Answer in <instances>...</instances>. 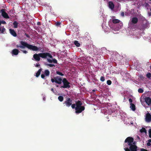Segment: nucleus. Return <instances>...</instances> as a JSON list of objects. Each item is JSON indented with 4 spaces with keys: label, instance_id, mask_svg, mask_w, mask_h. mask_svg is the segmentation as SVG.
Segmentation results:
<instances>
[{
    "label": "nucleus",
    "instance_id": "nucleus-1",
    "mask_svg": "<svg viewBox=\"0 0 151 151\" xmlns=\"http://www.w3.org/2000/svg\"><path fill=\"white\" fill-rule=\"evenodd\" d=\"M75 102V104H72V103L71 106L72 109H75V112L76 114H79L84 110L85 107L84 106H82L83 104L81 101L78 100Z\"/></svg>",
    "mask_w": 151,
    "mask_h": 151
},
{
    "label": "nucleus",
    "instance_id": "nucleus-2",
    "mask_svg": "<svg viewBox=\"0 0 151 151\" xmlns=\"http://www.w3.org/2000/svg\"><path fill=\"white\" fill-rule=\"evenodd\" d=\"M20 43L22 45H17L16 46L17 48L20 47L21 48H24L25 47H26L28 49L33 51H37L39 50V48L36 46L29 44L25 42L21 41Z\"/></svg>",
    "mask_w": 151,
    "mask_h": 151
},
{
    "label": "nucleus",
    "instance_id": "nucleus-3",
    "mask_svg": "<svg viewBox=\"0 0 151 151\" xmlns=\"http://www.w3.org/2000/svg\"><path fill=\"white\" fill-rule=\"evenodd\" d=\"M53 57L48 52H44V59H47V61L49 63L53 62L54 63H57V60L55 59H52Z\"/></svg>",
    "mask_w": 151,
    "mask_h": 151
},
{
    "label": "nucleus",
    "instance_id": "nucleus-4",
    "mask_svg": "<svg viewBox=\"0 0 151 151\" xmlns=\"http://www.w3.org/2000/svg\"><path fill=\"white\" fill-rule=\"evenodd\" d=\"M136 143L129 145V148L125 147L124 149L125 151H137V147L135 145Z\"/></svg>",
    "mask_w": 151,
    "mask_h": 151
},
{
    "label": "nucleus",
    "instance_id": "nucleus-5",
    "mask_svg": "<svg viewBox=\"0 0 151 151\" xmlns=\"http://www.w3.org/2000/svg\"><path fill=\"white\" fill-rule=\"evenodd\" d=\"M33 58L35 60L39 61L40 60V58L44 59V52L40 53L38 54L35 53L33 55Z\"/></svg>",
    "mask_w": 151,
    "mask_h": 151
},
{
    "label": "nucleus",
    "instance_id": "nucleus-6",
    "mask_svg": "<svg viewBox=\"0 0 151 151\" xmlns=\"http://www.w3.org/2000/svg\"><path fill=\"white\" fill-rule=\"evenodd\" d=\"M62 80L61 77L59 76H56L51 79V81L52 83L55 82L58 84H61Z\"/></svg>",
    "mask_w": 151,
    "mask_h": 151
},
{
    "label": "nucleus",
    "instance_id": "nucleus-7",
    "mask_svg": "<svg viewBox=\"0 0 151 151\" xmlns=\"http://www.w3.org/2000/svg\"><path fill=\"white\" fill-rule=\"evenodd\" d=\"M134 139L132 137H128L125 139L124 142L127 143L128 146L130 145L133 143H136L135 142H134Z\"/></svg>",
    "mask_w": 151,
    "mask_h": 151
},
{
    "label": "nucleus",
    "instance_id": "nucleus-8",
    "mask_svg": "<svg viewBox=\"0 0 151 151\" xmlns=\"http://www.w3.org/2000/svg\"><path fill=\"white\" fill-rule=\"evenodd\" d=\"M62 82L63 83V85L61 86V88H69L70 87V86L69 85L70 83L68 82L66 78H64Z\"/></svg>",
    "mask_w": 151,
    "mask_h": 151
},
{
    "label": "nucleus",
    "instance_id": "nucleus-9",
    "mask_svg": "<svg viewBox=\"0 0 151 151\" xmlns=\"http://www.w3.org/2000/svg\"><path fill=\"white\" fill-rule=\"evenodd\" d=\"M72 103V100L69 97L66 98V100L64 102V104L67 107H69Z\"/></svg>",
    "mask_w": 151,
    "mask_h": 151
},
{
    "label": "nucleus",
    "instance_id": "nucleus-10",
    "mask_svg": "<svg viewBox=\"0 0 151 151\" xmlns=\"http://www.w3.org/2000/svg\"><path fill=\"white\" fill-rule=\"evenodd\" d=\"M0 12L1 13V15L3 17L6 19H9V17L8 14L5 11L4 9H2L0 10Z\"/></svg>",
    "mask_w": 151,
    "mask_h": 151
},
{
    "label": "nucleus",
    "instance_id": "nucleus-11",
    "mask_svg": "<svg viewBox=\"0 0 151 151\" xmlns=\"http://www.w3.org/2000/svg\"><path fill=\"white\" fill-rule=\"evenodd\" d=\"M145 101L148 106L151 105V98L149 97H146L145 98Z\"/></svg>",
    "mask_w": 151,
    "mask_h": 151
},
{
    "label": "nucleus",
    "instance_id": "nucleus-12",
    "mask_svg": "<svg viewBox=\"0 0 151 151\" xmlns=\"http://www.w3.org/2000/svg\"><path fill=\"white\" fill-rule=\"evenodd\" d=\"M145 120L147 122H150L151 121V115L149 113L146 114Z\"/></svg>",
    "mask_w": 151,
    "mask_h": 151
},
{
    "label": "nucleus",
    "instance_id": "nucleus-13",
    "mask_svg": "<svg viewBox=\"0 0 151 151\" xmlns=\"http://www.w3.org/2000/svg\"><path fill=\"white\" fill-rule=\"evenodd\" d=\"M19 50L17 49H15L12 50V55H18L19 53Z\"/></svg>",
    "mask_w": 151,
    "mask_h": 151
},
{
    "label": "nucleus",
    "instance_id": "nucleus-14",
    "mask_svg": "<svg viewBox=\"0 0 151 151\" xmlns=\"http://www.w3.org/2000/svg\"><path fill=\"white\" fill-rule=\"evenodd\" d=\"M9 31L10 33L14 37H15L17 36V33L15 32L14 29H9Z\"/></svg>",
    "mask_w": 151,
    "mask_h": 151
},
{
    "label": "nucleus",
    "instance_id": "nucleus-15",
    "mask_svg": "<svg viewBox=\"0 0 151 151\" xmlns=\"http://www.w3.org/2000/svg\"><path fill=\"white\" fill-rule=\"evenodd\" d=\"M109 8L111 9H114V5L112 1H110L109 2Z\"/></svg>",
    "mask_w": 151,
    "mask_h": 151
},
{
    "label": "nucleus",
    "instance_id": "nucleus-16",
    "mask_svg": "<svg viewBox=\"0 0 151 151\" xmlns=\"http://www.w3.org/2000/svg\"><path fill=\"white\" fill-rule=\"evenodd\" d=\"M138 21V18L136 17H134L132 18V22L133 24H136L137 23Z\"/></svg>",
    "mask_w": 151,
    "mask_h": 151
},
{
    "label": "nucleus",
    "instance_id": "nucleus-17",
    "mask_svg": "<svg viewBox=\"0 0 151 151\" xmlns=\"http://www.w3.org/2000/svg\"><path fill=\"white\" fill-rule=\"evenodd\" d=\"M130 109H131L133 111H134L135 110V106L134 104L132 103H131L130 104Z\"/></svg>",
    "mask_w": 151,
    "mask_h": 151
},
{
    "label": "nucleus",
    "instance_id": "nucleus-18",
    "mask_svg": "<svg viewBox=\"0 0 151 151\" xmlns=\"http://www.w3.org/2000/svg\"><path fill=\"white\" fill-rule=\"evenodd\" d=\"M44 75L46 76H49L50 75V72L48 70H45L44 71Z\"/></svg>",
    "mask_w": 151,
    "mask_h": 151
},
{
    "label": "nucleus",
    "instance_id": "nucleus-19",
    "mask_svg": "<svg viewBox=\"0 0 151 151\" xmlns=\"http://www.w3.org/2000/svg\"><path fill=\"white\" fill-rule=\"evenodd\" d=\"M42 70V68H40L38 70L37 72L36 73V77H37L40 76V74Z\"/></svg>",
    "mask_w": 151,
    "mask_h": 151
},
{
    "label": "nucleus",
    "instance_id": "nucleus-20",
    "mask_svg": "<svg viewBox=\"0 0 151 151\" xmlns=\"http://www.w3.org/2000/svg\"><path fill=\"white\" fill-rule=\"evenodd\" d=\"M120 22V21L117 19H114L112 20V22L113 23L116 24L119 23Z\"/></svg>",
    "mask_w": 151,
    "mask_h": 151
},
{
    "label": "nucleus",
    "instance_id": "nucleus-21",
    "mask_svg": "<svg viewBox=\"0 0 151 151\" xmlns=\"http://www.w3.org/2000/svg\"><path fill=\"white\" fill-rule=\"evenodd\" d=\"M74 44L77 47H79L80 46V44L78 42V41H74Z\"/></svg>",
    "mask_w": 151,
    "mask_h": 151
},
{
    "label": "nucleus",
    "instance_id": "nucleus-22",
    "mask_svg": "<svg viewBox=\"0 0 151 151\" xmlns=\"http://www.w3.org/2000/svg\"><path fill=\"white\" fill-rule=\"evenodd\" d=\"M13 24L14 28H16L17 27L18 23L17 21H14L13 23Z\"/></svg>",
    "mask_w": 151,
    "mask_h": 151
},
{
    "label": "nucleus",
    "instance_id": "nucleus-23",
    "mask_svg": "<svg viewBox=\"0 0 151 151\" xmlns=\"http://www.w3.org/2000/svg\"><path fill=\"white\" fill-rule=\"evenodd\" d=\"M140 132L141 133L143 132V133H147L146 130L145 129L144 127L142 128L141 129H140Z\"/></svg>",
    "mask_w": 151,
    "mask_h": 151
},
{
    "label": "nucleus",
    "instance_id": "nucleus-24",
    "mask_svg": "<svg viewBox=\"0 0 151 151\" xmlns=\"http://www.w3.org/2000/svg\"><path fill=\"white\" fill-rule=\"evenodd\" d=\"M58 99L60 101L62 102L63 100V97L62 96H58Z\"/></svg>",
    "mask_w": 151,
    "mask_h": 151
},
{
    "label": "nucleus",
    "instance_id": "nucleus-25",
    "mask_svg": "<svg viewBox=\"0 0 151 151\" xmlns=\"http://www.w3.org/2000/svg\"><path fill=\"white\" fill-rule=\"evenodd\" d=\"M56 73L57 74L59 75L62 76H63L64 75V74L59 71H57L56 72Z\"/></svg>",
    "mask_w": 151,
    "mask_h": 151
},
{
    "label": "nucleus",
    "instance_id": "nucleus-26",
    "mask_svg": "<svg viewBox=\"0 0 151 151\" xmlns=\"http://www.w3.org/2000/svg\"><path fill=\"white\" fill-rule=\"evenodd\" d=\"M47 66H49L50 67H55V65L52 64H46Z\"/></svg>",
    "mask_w": 151,
    "mask_h": 151
},
{
    "label": "nucleus",
    "instance_id": "nucleus-27",
    "mask_svg": "<svg viewBox=\"0 0 151 151\" xmlns=\"http://www.w3.org/2000/svg\"><path fill=\"white\" fill-rule=\"evenodd\" d=\"M61 24V22H55V26L58 27Z\"/></svg>",
    "mask_w": 151,
    "mask_h": 151
},
{
    "label": "nucleus",
    "instance_id": "nucleus-28",
    "mask_svg": "<svg viewBox=\"0 0 151 151\" xmlns=\"http://www.w3.org/2000/svg\"><path fill=\"white\" fill-rule=\"evenodd\" d=\"M146 77L150 79L151 78V74L150 73H148L146 75Z\"/></svg>",
    "mask_w": 151,
    "mask_h": 151
},
{
    "label": "nucleus",
    "instance_id": "nucleus-29",
    "mask_svg": "<svg viewBox=\"0 0 151 151\" xmlns=\"http://www.w3.org/2000/svg\"><path fill=\"white\" fill-rule=\"evenodd\" d=\"M143 91H143V89H142L141 88H140L138 90V92L139 93H143Z\"/></svg>",
    "mask_w": 151,
    "mask_h": 151
},
{
    "label": "nucleus",
    "instance_id": "nucleus-30",
    "mask_svg": "<svg viewBox=\"0 0 151 151\" xmlns=\"http://www.w3.org/2000/svg\"><path fill=\"white\" fill-rule=\"evenodd\" d=\"M107 84L109 85H110L111 84V81L110 80H108L107 81Z\"/></svg>",
    "mask_w": 151,
    "mask_h": 151
},
{
    "label": "nucleus",
    "instance_id": "nucleus-31",
    "mask_svg": "<svg viewBox=\"0 0 151 151\" xmlns=\"http://www.w3.org/2000/svg\"><path fill=\"white\" fill-rule=\"evenodd\" d=\"M105 78L104 76H101L100 78V80L102 82H104L105 81Z\"/></svg>",
    "mask_w": 151,
    "mask_h": 151
},
{
    "label": "nucleus",
    "instance_id": "nucleus-32",
    "mask_svg": "<svg viewBox=\"0 0 151 151\" xmlns=\"http://www.w3.org/2000/svg\"><path fill=\"white\" fill-rule=\"evenodd\" d=\"M149 137L150 138H151V129H149Z\"/></svg>",
    "mask_w": 151,
    "mask_h": 151
},
{
    "label": "nucleus",
    "instance_id": "nucleus-33",
    "mask_svg": "<svg viewBox=\"0 0 151 151\" xmlns=\"http://www.w3.org/2000/svg\"><path fill=\"white\" fill-rule=\"evenodd\" d=\"M5 29L3 27V28L2 29H1V33H4V32H5Z\"/></svg>",
    "mask_w": 151,
    "mask_h": 151
},
{
    "label": "nucleus",
    "instance_id": "nucleus-34",
    "mask_svg": "<svg viewBox=\"0 0 151 151\" xmlns=\"http://www.w3.org/2000/svg\"><path fill=\"white\" fill-rule=\"evenodd\" d=\"M0 22L1 23V24H6V22H5V21H0Z\"/></svg>",
    "mask_w": 151,
    "mask_h": 151
},
{
    "label": "nucleus",
    "instance_id": "nucleus-35",
    "mask_svg": "<svg viewBox=\"0 0 151 151\" xmlns=\"http://www.w3.org/2000/svg\"><path fill=\"white\" fill-rule=\"evenodd\" d=\"M140 150V151H148L146 149H145L144 148H141Z\"/></svg>",
    "mask_w": 151,
    "mask_h": 151
},
{
    "label": "nucleus",
    "instance_id": "nucleus-36",
    "mask_svg": "<svg viewBox=\"0 0 151 151\" xmlns=\"http://www.w3.org/2000/svg\"><path fill=\"white\" fill-rule=\"evenodd\" d=\"M22 51L23 52L24 54H26L28 52L26 50H22Z\"/></svg>",
    "mask_w": 151,
    "mask_h": 151
},
{
    "label": "nucleus",
    "instance_id": "nucleus-37",
    "mask_svg": "<svg viewBox=\"0 0 151 151\" xmlns=\"http://www.w3.org/2000/svg\"><path fill=\"white\" fill-rule=\"evenodd\" d=\"M124 12H122L121 13V15L122 17H124Z\"/></svg>",
    "mask_w": 151,
    "mask_h": 151
},
{
    "label": "nucleus",
    "instance_id": "nucleus-38",
    "mask_svg": "<svg viewBox=\"0 0 151 151\" xmlns=\"http://www.w3.org/2000/svg\"><path fill=\"white\" fill-rule=\"evenodd\" d=\"M24 35L27 37L28 38L30 37V36L27 33H25Z\"/></svg>",
    "mask_w": 151,
    "mask_h": 151
},
{
    "label": "nucleus",
    "instance_id": "nucleus-39",
    "mask_svg": "<svg viewBox=\"0 0 151 151\" xmlns=\"http://www.w3.org/2000/svg\"><path fill=\"white\" fill-rule=\"evenodd\" d=\"M41 77L42 78H45V75L44 74H42L41 75Z\"/></svg>",
    "mask_w": 151,
    "mask_h": 151
},
{
    "label": "nucleus",
    "instance_id": "nucleus-40",
    "mask_svg": "<svg viewBox=\"0 0 151 151\" xmlns=\"http://www.w3.org/2000/svg\"><path fill=\"white\" fill-rule=\"evenodd\" d=\"M151 144H150V142H147V146H150L151 145Z\"/></svg>",
    "mask_w": 151,
    "mask_h": 151
},
{
    "label": "nucleus",
    "instance_id": "nucleus-41",
    "mask_svg": "<svg viewBox=\"0 0 151 151\" xmlns=\"http://www.w3.org/2000/svg\"><path fill=\"white\" fill-rule=\"evenodd\" d=\"M129 101L131 103H132V100L131 98L129 99Z\"/></svg>",
    "mask_w": 151,
    "mask_h": 151
},
{
    "label": "nucleus",
    "instance_id": "nucleus-42",
    "mask_svg": "<svg viewBox=\"0 0 151 151\" xmlns=\"http://www.w3.org/2000/svg\"><path fill=\"white\" fill-rule=\"evenodd\" d=\"M40 66V65L39 64H37L35 65V67H39Z\"/></svg>",
    "mask_w": 151,
    "mask_h": 151
},
{
    "label": "nucleus",
    "instance_id": "nucleus-43",
    "mask_svg": "<svg viewBox=\"0 0 151 151\" xmlns=\"http://www.w3.org/2000/svg\"><path fill=\"white\" fill-rule=\"evenodd\" d=\"M148 15L149 16H151V12H149L148 13Z\"/></svg>",
    "mask_w": 151,
    "mask_h": 151
},
{
    "label": "nucleus",
    "instance_id": "nucleus-44",
    "mask_svg": "<svg viewBox=\"0 0 151 151\" xmlns=\"http://www.w3.org/2000/svg\"><path fill=\"white\" fill-rule=\"evenodd\" d=\"M51 91H52L53 93H54V89L53 88H52L51 89Z\"/></svg>",
    "mask_w": 151,
    "mask_h": 151
},
{
    "label": "nucleus",
    "instance_id": "nucleus-45",
    "mask_svg": "<svg viewBox=\"0 0 151 151\" xmlns=\"http://www.w3.org/2000/svg\"><path fill=\"white\" fill-rule=\"evenodd\" d=\"M148 142H149L150 143H151V139H150L148 140Z\"/></svg>",
    "mask_w": 151,
    "mask_h": 151
},
{
    "label": "nucleus",
    "instance_id": "nucleus-46",
    "mask_svg": "<svg viewBox=\"0 0 151 151\" xmlns=\"http://www.w3.org/2000/svg\"><path fill=\"white\" fill-rule=\"evenodd\" d=\"M40 22H38L37 23V25H40Z\"/></svg>",
    "mask_w": 151,
    "mask_h": 151
},
{
    "label": "nucleus",
    "instance_id": "nucleus-47",
    "mask_svg": "<svg viewBox=\"0 0 151 151\" xmlns=\"http://www.w3.org/2000/svg\"><path fill=\"white\" fill-rule=\"evenodd\" d=\"M1 28L0 27V32L1 31Z\"/></svg>",
    "mask_w": 151,
    "mask_h": 151
},
{
    "label": "nucleus",
    "instance_id": "nucleus-48",
    "mask_svg": "<svg viewBox=\"0 0 151 151\" xmlns=\"http://www.w3.org/2000/svg\"><path fill=\"white\" fill-rule=\"evenodd\" d=\"M56 86L57 87H58V85H56Z\"/></svg>",
    "mask_w": 151,
    "mask_h": 151
}]
</instances>
